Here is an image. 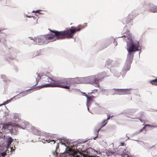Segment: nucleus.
I'll list each match as a JSON object with an SVG mask.
<instances>
[{
  "mask_svg": "<svg viewBox=\"0 0 157 157\" xmlns=\"http://www.w3.org/2000/svg\"><path fill=\"white\" fill-rule=\"evenodd\" d=\"M71 84V79L70 78H64L57 81L53 80V82L38 86L35 88L37 90H39L44 87H58L69 89Z\"/></svg>",
  "mask_w": 157,
  "mask_h": 157,
  "instance_id": "obj_1",
  "label": "nucleus"
},
{
  "mask_svg": "<svg viewBox=\"0 0 157 157\" xmlns=\"http://www.w3.org/2000/svg\"><path fill=\"white\" fill-rule=\"evenodd\" d=\"M87 26L86 23H84L83 25H79L77 28L75 27H71V29L64 31L63 32H55V34L59 38H67V39L73 38L74 35L76 32L80 31Z\"/></svg>",
  "mask_w": 157,
  "mask_h": 157,
  "instance_id": "obj_2",
  "label": "nucleus"
},
{
  "mask_svg": "<svg viewBox=\"0 0 157 157\" xmlns=\"http://www.w3.org/2000/svg\"><path fill=\"white\" fill-rule=\"evenodd\" d=\"M93 150L91 148L88 149L84 152V153H79L80 156L77 155L78 152L72 148H69L67 150L70 156L71 157H100L98 156H95L93 155L92 152Z\"/></svg>",
  "mask_w": 157,
  "mask_h": 157,
  "instance_id": "obj_3",
  "label": "nucleus"
},
{
  "mask_svg": "<svg viewBox=\"0 0 157 157\" xmlns=\"http://www.w3.org/2000/svg\"><path fill=\"white\" fill-rule=\"evenodd\" d=\"M128 40L127 41V50L129 53H133L132 52L137 51L139 47V42L136 44L133 43L132 36L128 35L127 37Z\"/></svg>",
  "mask_w": 157,
  "mask_h": 157,
  "instance_id": "obj_4",
  "label": "nucleus"
},
{
  "mask_svg": "<svg viewBox=\"0 0 157 157\" xmlns=\"http://www.w3.org/2000/svg\"><path fill=\"white\" fill-rule=\"evenodd\" d=\"M50 31L52 33H54L55 35L52 34H48L46 35H44L45 38V44H48L49 42L51 41H54L58 39H67V38H59L60 37L56 35L55 32H61L63 31H58L56 30H50Z\"/></svg>",
  "mask_w": 157,
  "mask_h": 157,
  "instance_id": "obj_5",
  "label": "nucleus"
},
{
  "mask_svg": "<svg viewBox=\"0 0 157 157\" xmlns=\"http://www.w3.org/2000/svg\"><path fill=\"white\" fill-rule=\"evenodd\" d=\"M83 80L86 83L95 84L97 86H99L97 80V77L96 75H93L85 78Z\"/></svg>",
  "mask_w": 157,
  "mask_h": 157,
  "instance_id": "obj_6",
  "label": "nucleus"
},
{
  "mask_svg": "<svg viewBox=\"0 0 157 157\" xmlns=\"http://www.w3.org/2000/svg\"><path fill=\"white\" fill-rule=\"evenodd\" d=\"M109 119L110 117H108L107 119L104 120L100 124H99L97 126L98 128L95 130L94 131L95 133L97 134V136L96 137L98 136V132L100 129L106 124L107 123V121L109 120Z\"/></svg>",
  "mask_w": 157,
  "mask_h": 157,
  "instance_id": "obj_7",
  "label": "nucleus"
},
{
  "mask_svg": "<svg viewBox=\"0 0 157 157\" xmlns=\"http://www.w3.org/2000/svg\"><path fill=\"white\" fill-rule=\"evenodd\" d=\"M136 16L134 13H131L129 14L127 18L123 19V22L124 24L128 23L133 20Z\"/></svg>",
  "mask_w": 157,
  "mask_h": 157,
  "instance_id": "obj_8",
  "label": "nucleus"
},
{
  "mask_svg": "<svg viewBox=\"0 0 157 157\" xmlns=\"http://www.w3.org/2000/svg\"><path fill=\"white\" fill-rule=\"evenodd\" d=\"M45 39L44 35H40L35 38L34 39V41L39 43L45 44Z\"/></svg>",
  "mask_w": 157,
  "mask_h": 157,
  "instance_id": "obj_9",
  "label": "nucleus"
},
{
  "mask_svg": "<svg viewBox=\"0 0 157 157\" xmlns=\"http://www.w3.org/2000/svg\"><path fill=\"white\" fill-rule=\"evenodd\" d=\"M133 56L134 54L133 53H128L126 62L129 64H131L133 59Z\"/></svg>",
  "mask_w": 157,
  "mask_h": 157,
  "instance_id": "obj_10",
  "label": "nucleus"
},
{
  "mask_svg": "<svg viewBox=\"0 0 157 157\" xmlns=\"http://www.w3.org/2000/svg\"><path fill=\"white\" fill-rule=\"evenodd\" d=\"M85 96L87 98V105L90 104L91 102L94 101V99L95 98V97L92 95L88 96L86 94H85Z\"/></svg>",
  "mask_w": 157,
  "mask_h": 157,
  "instance_id": "obj_11",
  "label": "nucleus"
},
{
  "mask_svg": "<svg viewBox=\"0 0 157 157\" xmlns=\"http://www.w3.org/2000/svg\"><path fill=\"white\" fill-rule=\"evenodd\" d=\"M96 75L97 77V80L98 82L99 81H101L102 79L105 78V73H101L98 74Z\"/></svg>",
  "mask_w": 157,
  "mask_h": 157,
  "instance_id": "obj_12",
  "label": "nucleus"
},
{
  "mask_svg": "<svg viewBox=\"0 0 157 157\" xmlns=\"http://www.w3.org/2000/svg\"><path fill=\"white\" fill-rule=\"evenodd\" d=\"M31 90V89L29 90H26L25 91L23 92L20 93L19 94H17L16 96H19L18 98L19 97H22L24 96H26V95L28 94L30 92H29V91Z\"/></svg>",
  "mask_w": 157,
  "mask_h": 157,
  "instance_id": "obj_13",
  "label": "nucleus"
},
{
  "mask_svg": "<svg viewBox=\"0 0 157 157\" xmlns=\"http://www.w3.org/2000/svg\"><path fill=\"white\" fill-rule=\"evenodd\" d=\"M131 67V64H129L126 62L123 67V70L124 71H127L129 70Z\"/></svg>",
  "mask_w": 157,
  "mask_h": 157,
  "instance_id": "obj_14",
  "label": "nucleus"
},
{
  "mask_svg": "<svg viewBox=\"0 0 157 157\" xmlns=\"http://www.w3.org/2000/svg\"><path fill=\"white\" fill-rule=\"evenodd\" d=\"M43 82H49L50 83L51 82H53V81L52 80V79L51 78H50L48 77L47 76H46L45 77H44L43 78Z\"/></svg>",
  "mask_w": 157,
  "mask_h": 157,
  "instance_id": "obj_15",
  "label": "nucleus"
},
{
  "mask_svg": "<svg viewBox=\"0 0 157 157\" xmlns=\"http://www.w3.org/2000/svg\"><path fill=\"white\" fill-rule=\"evenodd\" d=\"M120 92L121 94H129L130 92L129 89H120Z\"/></svg>",
  "mask_w": 157,
  "mask_h": 157,
  "instance_id": "obj_16",
  "label": "nucleus"
},
{
  "mask_svg": "<svg viewBox=\"0 0 157 157\" xmlns=\"http://www.w3.org/2000/svg\"><path fill=\"white\" fill-rule=\"evenodd\" d=\"M21 124V128L24 129H26L29 124V123L26 121L22 122Z\"/></svg>",
  "mask_w": 157,
  "mask_h": 157,
  "instance_id": "obj_17",
  "label": "nucleus"
},
{
  "mask_svg": "<svg viewBox=\"0 0 157 157\" xmlns=\"http://www.w3.org/2000/svg\"><path fill=\"white\" fill-rule=\"evenodd\" d=\"M13 141V139L11 137L9 136L6 139V142L7 145L8 146H9L11 144L12 142Z\"/></svg>",
  "mask_w": 157,
  "mask_h": 157,
  "instance_id": "obj_18",
  "label": "nucleus"
},
{
  "mask_svg": "<svg viewBox=\"0 0 157 157\" xmlns=\"http://www.w3.org/2000/svg\"><path fill=\"white\" fill-rule=\"evenodd\" d=\"M150 82L152 85L157 86V77L155 79L150 81Z\"/></svg>",
  "mask_w": 157,
  "mask_h": 157,
  "instance_id": "obj_19",
  "label": "nucleus"
},
{
  "mask_svg": "<svg viewBox=\"0 0 157 157\" xmlns=\"http://www.w3.org/2000/svg\"><path fill=\"white\" fill-rule=\"evenodd\" d=\"M151 8H154V9H151V11H152L153 13L157 12V6H152Z\"/></svg>",
  "mask_w": 157,
  "mask_h": 157,
  "instance_id": "obj_20",
  "label": "nucleus"
},
{
  "mask_svg": "<svg viewBox=\"0 0 157 157\" xmlns=\"http://www.w3.org/2000/svg\"><path fill=\"white\" fill-rule=\"evenodd\" d=\"M3 126L2 127V128L4 129H6L8 128V126L10 125L9 124H2Z\"/></svg>",
  "mask_w": 157,
  "mask_h": 157,
  "instance_id": "obj_21",
  "label": "nucleus"
},
{
  "mask_svg": "<svg viewBox=\"0 0 157 157\" xmlns=\"http://www.w3.org/2000/svg\"><path fill=\"white\" fill-rule=\"evenodd\" d=\"M50 142H54V143H53L54 144L55 143V141L54 140H50L49 139L48 140L47 139L45 140H44V143H49Z\"/></svg>",
  "mask_w": 157,
  "mask_h": 157,
  "instance_id": "obj_22",
  "label": "nucleus"
},
{
  "mask_svg": "<svg viewBox=\"0 0 157 157\" xmlns=\"http://www.w3.org/2000/svg\"><path fill=\"white\" fill-rule=\"evenodd\" d=\"M152 6H155L154 5H153L152 4H150L149 5V8H148V10L150 12H152V11H151V9H154V8H151V7Z\"/></svg>",
  "mask_w": 157,
  "mask_h": 157,
  "instance_id": "obj_23",
  "label": "nucleus"
},
{
  "mask_svg": "<svg viewBox=\"0 0 157 157\" xmlns=\"http://www.w3.org/2000/svg\"><path fill=\"white\" fill-rule=\"evenodd\" d=\"M107 154L109 155H111L114 154V153L113 152H111L110 151H108L107 153Z\"/></svg>",
  "mask_w": 157,
  "mask_h": 157,
  "instance_id": "obj_24",
  "label": "nucleus"
},
{
  "mask_svg": "<svg viewBox=\"0 0 157 157\" xmlns=\"http://www.w3.org/2000/svg\"><path fill=\"white\" fill-rule=\"evenodd\" d=\"M1 155L2 156V157H5L6 155V151H4L3 152L1 153Z\"/></svg>",
  "mask_w": 157,
  "mask_h": 157,
  "instance_id": "obj_25",
  "label": "nucleus"
},
{
  "mask_svg": "<svg viewBox=\"0 0 157 157\" xmlns=\"http://www.w3.org/2000/svg\"><path fill=\"white\" fill-rule=\"evenodd\" d=\"M112 62V60H108L106 61V63L108 65L110 64V63Z\"/></svg>",
  "mask_w": 157,
  "mask_h": 157,
  "instance_id": "obj_26",
  "label": "nucleus"
},
{
  "mask_svg": "<svg viewBox=\"0 0 157 157\" xmlns=\"http://www.w3.org/2000/svg\"><path fill=\"white\" fill-rule=\"evenodd\" d=\"M53 155L55 156H57V155L58 153L56 152V151H55L54 152H53Z\"/></svg>",
  "mask_w": 157,
  "mask_h": 157,
  "instance_id": "obj_27",
  "label": "nucleus"
},
{
  "mask_svg": "<svg viewBox=\"0 0 157 157\" xmlns=\"http://www.w3.org/2000/svg\"><path fill=\"white\" fill-rule=\"evenodd\" d=\"M16 126L18 128H21V124H17Z\"/></svg>",
  "mask_w": 157,
  "mask_h": 157,
  "instance_id": "obj_28",
  "label": "nucleus"
},
{
  "mask_svg": "<svg viewBox=\"0 0 157 157\" xmlns=\"http://www.w3.org/2000/svg\"><path fill=\"white\" fill-rule=\"evenodd\" d=\"M124 142H122L120 143V145L121 146H124Z\"/></svg>",
  "mask_w": 157,
  "mask_h": 157,
  "instance_id": "obj_29",
  "label": "nucleus"
},
{
  "mask_svg": "<svg viewBox=\"0 0 157 157\" xmlns=\"http://www.w3.org/2000/svg\"><path fill=\"white\" fill-rule=\"evenodd\" d=\"M146 126H150V127H156V126H155L151 125H149V124L146 125Z\"/></svg>",
  "mask_w": 157,
  "mask_h": 157,
  "instance_id": "obj_30",
  "label": "nucleus"
},
{
  "mask_svg": "<svg viewBox=\"0 0 157 157\" xmlns=\"http://www.w3.org/2000/svg\"><path fill=\"white\" fill-rule=\"evenodd\" d=\"M40 10H36V11H33V13H34V12H35L36 13H39V11H40Z\"/></svg>",
  "mask_w": 157,
  "mask_h": 157,
  "instance_id": "obj_31",
  "label": "nucleus"
},
{
  "mask_svg": "<svg viewBox=\"0 0 157 157\" xmlns=\"http://www.w3.org/2000/svg\"><path fill=\"white\" fill-rule=\"evenodd\" d=\"M36 83L34 85V86H36V85H37L38 84V82L39 81L37 80L36 79Z\"/></svg>",
  "mask_w": 157,
  "mask_h": 157,
  "instance_id": "obj_32",
  "label": "nucleus"
},
{
  "mask_svg": "<svg viewBox=\"0 0 157 157\" xmlns=\"http://www.w3.org/2000/svg\"><path fill=\"white\" fill-rule=\"evenodd\" d=\"M146 128V126H145L143 127V128L141 130L140 132H142V131L144 130V129H145Z\"/></svg>",
  "mask_w": 157,
  "mask_h": 157,
  "instance_id": "obj_33",
  "label": "nucleus"
},
{
  "mask_svg": "<svg viewBox=\"0 0 157 157\" xmlns=\"http://www.w3.org/2000/svg\"><path fill=\"white\" fill-rule=\"evenodd\" d=\"M10 100H7L6 102L7 103H9V102H10Z\"/></svg>",
  "mask_w": 157,
  "mask_h": 157,
  "instance_id": "obj_34",
  "label": "nucleus"
},
{
  "mask_svg": "<svg viewBox=\"0 0 157 157\" xmlns=\"http://www.w3.org/2000/svg\"><path fill=\"white\" fill-rule=\"evenodd\" d=\"M83 94H84V95L85 96V94H86L85 93H83Z\"/></svg>",
  "mask_w": 157,
  "mask_h": 157,
  "instance_id": "obj_35",
  "label": "nucleus"
},
{
  "mask_svg": "<svg viewBox=\"0 0 157 157\" xmlns=\"http://www.w3.org/2000/svg\"><path fill=\"white\" fill-rule=\"evenodd\" d=\"M93 93V92H91V93H89V94H91V93Z\"/></svg>",
  "mask_w": 157,
  "mask_h": 157,
  "instance_id": "obj_36",
  "label": "nucleus"
},
{
  "mask_svg": "<svg viewBox=\"0 0 157 157\" xmlns=\"http://www.w3.org/2000/svg\"><path fill=\"white\" fill-rule=\"evenodd\" d=\"M2 77H6L4 75V76H2Z\"/></svg>",
  "mask_w": 157,
  "mask_h": 157,
  "instance_id": "obj_37",
  "label": "nucleus"
},
{
  "mask_svg": "<svg viewBox=\"0 0 157 157\" xmlns=\"http://www.w3.org/2000/svg\"><path fill=\"white\" fill-rule=\"evenodd\" d=\"M88 110H89V108H88Z\"/></svg>",
  "mask_w": 157,
  "mask_h": 157,
  "instance_id": "obj_38",
  "label": "nucleus"
},
{
  "mask_svg": "<svg viewBox=\"0 0 157 157\" xmlns=\"http://www.w3.org/2000/svg\"><path fill=\"white\" fill-rule=\"evenodd\" d=\"M123 36H125H125H122V37H123Z\"/></svg>",
  "mask_w": 157,
  "mask_h": 157,
  "instance_id": "obj_39",
  "label": "nucleus"
},
{
  "mask_svg": "<svg viewBox=\"0 0 157 157\" xmlns=\"http://www.w3.org/2000/svg\"><path fill=\"white\" fill-rule=\"evenodd\" d=\"M11 150H12V148H11Z\"/></svg>",
  "mask_w": 157,
  "mask_h": 157,
  "instance_id": "obj_40",
  "label": "nucleus"
},
{
  "mask_svg": "<svg viewBox=\"0 0 157 157\" xmlns=\"http://www.w3.org/2000/svg\"><path fill=\"white\" fill-rule=\"evenodd\" d=\"M0 157H1V156L0 155Z\"/></svg>",
  "mask_w": 157,
  "mask_h": 157,
  "instance_id": "obj_41",
  "label": "nucleus"
}]
</instances>
